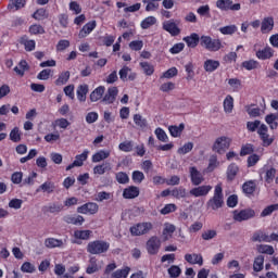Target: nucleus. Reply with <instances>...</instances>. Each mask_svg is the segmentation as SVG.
Here are the masks:
<instances>
[{"label": "nucleus", "instance_id": "f257e3e1", "mask_svg": "<svg viewBox=\"0 0 278 278\" xmlns=\"http://www.w3.org/2000/svg\"><path fill=\"white\" fill-rule=\"evenodd\" d=\"M225 206V194L223 193V185L218 184L215 186L213 197L206 202V207L217 212Z\"/></svg>", "mask_w": 278, "mask_h": 278}, {"label": "nucleus", "instance_id": "f03ea898", "mask_svg": "<svg viewBox=\"0 0 278 278\" xmlns=\"http://www.w3.org/2000/svg\"><path fill=\"white\" fill-rule=\"evenodd\" d=\"M110 251V242L105 240H94L87 244V253L90 255H103Z\"/></svg>", "mask_w": 278, "mask_h": 278}, {"label": "nucleus", "instance_id": "7ed1b4c3", "mask_svg": "<svg viewBox=\"0 0 278 278\" xmlns=\"http://www.w3.org/2000/svg\"><path fill=\"white\" fill-rule=\"evenodd\" d=\"M200 47L206 49V51L216 53V51H220V49H223V41H220V39H212L207 35H202L200 37Z\"/></svg>", "mask_w": 278, "mask_h": 278}, {"label": "nucleus", "instance_id": "20e7f679", "mask_svg": "<svg viewBox=\"0 0 278 278\" xmlns=\"http://www.w3.org/2000/svg\"><path fill=\"white\" fill-rule=\"evenodd\" d=\"M152 229H153V223L141 222L130 226L129 231L131 236L140 237V236H147V233H150Z\"/></svg>", "mask_w": 278, "mask_h": 278}, {"label": "nucleus", "instance_id": "39448f33", "mask_svg": "<svg viewBox=\"0 0 278 278\" xmlns=\"http://www.w3.org/2000/svg\"><path fill=\"white\" fill-rule=\"evenodd\" d=\"M229 147H231V138L222 136L215 140L213 151L223 155V153H226L227 150H229Z\"/></svg>", "mask_w": 278, "mask_h": 278}, {"label": "nucleus", "instance_id": "423d86ee", "mask_svg": "<svg viewBox=\"0 0 278 278\" xmlns=\"http://www.w3.org/2000/svg\"><path fill=\"white\" fill-rule=\"evenodd\" d=\"M216 8L222 12H239L242 9L240 3H233V0H217Z\"/></svg>", "mask_w": 278, "mask_h": 278}, {"label": "nucleus", "instance_id": "0eeeda50", "mask_svg": "<svg viewBox=\"0 0 278 278\" xmlns=\"http://www.w3.org/2000/svg\"><path fill=\"white\" fill-rule=\"evenodd\" d=\"M177 23H179V21H175L173 18L167 20L163 22L162 27L164 31H167V34H169L170 36H179V34H181V28H179Z\"/></svg>", "mask_w": 278, "mask_h": 278}, {"label": "nucleus", "instance_id": "6e6552de", "mask_svg": "<svg viewBox=\"0 0 278 278\" xmlns=\"http://www.w3.org/2000/svg\"><path fill=\"white\" fill-rule=\"evenodd\" d=\"M147 251L149 255H157L160 253V249L162 247V240L157 238V236H152L148 241H147Z\"/></svg>", "mask_w": 278, "mask_h": 278}, {"label": "nucleus", "instance_id": "1a4fd4ad", "mask_svg": "<svg viewBox=\"0 0 278 278\" xmlns=\"http://www.w3.org/2000/svg\"><path fill=\"white\" fill-rule=\"evenodd\" d=\"M233 220H237V223H242L243 220H249L251 218L255 217V211L252 208H245L241 211H233Z\"/></svg>", "mask_w": 278, "mask_h": 278}, {"label": "nucleus", "instance_id": "9d476101", "mask_svg": "<svg viewBox=\"0 0 278 278\" xmlns=\"http://www.w3.org/2000/svg\"><path fill=\"white\" fill-rule=\"evenodd\" d=\"M189 174L192 186H201L205 181L203 174L195 166L189 168Z\"/></svg>", "mask_w": 278, "mask_h": 278}, {"label": "nucleus", "instance_id": "9b49d317", "mask_svg": "<svg viewBox=\"0 0 278 278\" xmlns=\"http://www.w3.org/2000/svg\"><path fill=\"white\" fill-rule=\"evenodd\" d=\"M257 134L263 142V147H270L273 144V138L268 135V126L262 124L257 129Z\"/></svg>", "mask_w": 278, "mask_h": 278}, {"label": "nucleus", "instance_id": "f8f14e48", "mask_svg": "<svg viewBox=\"0 0 278 278\" xmlns=\"http://www.w3.org/2000/svg\"><path fill=\"white\" fill-rule=\"evenodd\" d=\"M99 212V204L94 202H87L80 206L77 207L78 214H97Z\"/></svg>", "mask_w": 278, "mask_h": 278}, {"label": "nucleus", "instance_id": "ddd939ff", "mask_svg": "<svg viewBox=\"0 0 278 278\" xmlns=\"http://www.w3.org/2000/svg\"><path fill=\"white\" fill-rule=\"evenodd\" d=\"M241 189L245 197H253L255 194V191L257 190V180H247L245 182H243Z\"/></svg>", "mask_w": 278, "mask_h": 278}, {"label": "nucleus", "instance_id": "4468645a", "mask_svg": "<svg viewBox=\"0 0 278 278\" xmlns=\"http://www.w3.org/2000/svg\"><path fill=\"white\" fill-rule=\"evenodd\" d=\"M66 239L62 240L51 237L45 240V247L47 249H64V247H66Z\"/></svg>", "mask_w": 278, "mask_h": 278}, {"label": "nucleus", "instance_id": "2eb2a0df", "mask_svg": "<svg viewBox=\"0 0 278 278\" xmlns=\"http://www.w3.org/2000/svg\"><path fill=\"white\" fill-rule=\"evenodd\" d=\"M211 191H212V186L203 185V186H199L191 189L189 193L191 194V197L199 198V197H207Z\"/></svg>", "mask_w": 278, "mask_h": 278}, {"label": "nucleus", "instance_id": "dca6fc26", "mask_svg": "<svg viewBox=\"0 0 278 278\" xmlns=\"http://www.w3.org/2000/svg\"><path fill=\"white\" fill-rule=\"evenodd\" d=\"M89 154V150H84L81 154L75 156V161L66 167V170H72V168H75V166H84V162L88 160Z\"/></svg>", "mask_w": 278, "mask_h": 278}, {"label": "nucleus", "instance_id": "f3484780", "mask_svg": "<svg viewBox=\"0 0 278 278\" xmlns=\"http://www.w3.org/2000/svg\"><path fill=\"white\" fill-rule=\"evenodd\" d=\"M182 40L189 49H197L201 43V37L197 33H191L189 36L184 37Z\"/></svg>", "mask_w": 278, "mask_h": 278}, {"label": "nucleus", "instance_id": "a211bd4d", "mask_svg": "<svg viewBox=\"0 0 278 278\" xmlns=\"http://www.w3.org/2000/svg\"><path fill=\"white\" fill-rule=\"evenodd\" d=\"M275 29V18L273 16L264 17L261 22V31L263 34H270Z\"/></svg>", "mask_w": 278, "mask_h": 278}, {"label": "nucleus", "instance_id": "6ab92c4d", "mask_svg": "<svg viewBox=\"0 0 278 278\" xmlns=\"http://www.w3.org/2000/svg\"><path fill=\"white\" fill-rule=\"evenodd\" d=\"M89 238H92V230H75L74 231V243L75 244H81L80 240H88Z\"/></svg>", "mask_w": 278, "mask_h": 278}, {"label": "nucleus", "instance_id": "aec40b11", "mask_svg": "<svg viewBox=\"0 0 278 278\" xmlns=\"http://www.w3.org/2000/svg\"><path fill=\"white\" fill-rule=\"evenodd\" d=\"M116 97H118V87H110L103 97V102L110 105L116 101Z\"/></svg>", "mask_w": 278, "mask_h": 278}, {"label": "nucleus", "instance_id": "412c9836", "mask_svg": "<svg viewBox=\"0 0 278 278\" xmlns=\"http://www.w3.org/2000/svg\"><path fill=\"white\" fill-rule=\"evenodd\" d=\"M97 28V21H90L83 26V28L78 33L79 38H86L89 34H92Z\"/></svg>", "mask_w": 278, "mask_h": 278}, {"label": "nucleus", "instance_id": "4be33fe9", "mask_svg": "<svg viewBox=\"0 0 278 278\" xmlns=\"http://www.w3.org/2000/svg\"><path fill=\"white\" fill-rule=\"evenodd\" d=\"M64 223L67 225H76L81 226L84 223H86V219L81 215H65L63 217Z\"/></svg>", "mask_w": 278, "mask_h": 278}, {"label": "nucleus", "instance_id": "5701e85b", "mask_svg": "<svg viewBox=\"0 0 278 278\" xmlns=\"http://www.w3.org/2000/svg\"><path fill=\"white\" fill-rule=\"evenodd\" d=\"M20 45H23L25 51H34L36 49V40L34 39H29V37H27V35H23L20 38Z\"/></svg>", "mask_w": 278, "mask_h": 278}, {"label": "nucleus", "instance_id": "b1692460", "mask_svg": "<svg viewBox=\"0 0 278 278\" xmlns=\"http://www.w3.org/2000/svg\"><path fill=\"white\" fill-rule=\"evenodd\" d=\"M137 197H140V188L136 186L125 188L123 191L124 199H137Z\"/></svg>", "mask_w": 278, "mask_h": 278}, {"label": "nucleus", "instance_id": "393cba45", "mask_svg": "<svg viewBox=\"0 0 278 278\" xmlns=\"http://www.w3.org/2000/svg\"><path fill=\"white\" fill-rule=\"evenodd\" d=\"M88 92H89L88 85L83 84L77 87L76 97L79 103H86Z\"/></svg>", "mask_w": 278, "mask_h": 278}, {"label": "nucleus", "instance_id": "a878e982", "mask_svg": "<svg viewBox=\"0 0 278 278\" xmlns=\"http://www.w3.org/2000/svg\"><path fill=\"white\" fill-rule=\"evenodd\" d=\"M36 192H47V194H53V192H55V182L51 180L45 181L36 189Z\"/></svg>", "mask_w": 278, "mask_h": 278}, {"label": "nucleus", "instance_id": "bb28decb", "mask_svg": "<svg viewBox=\"0 0 278 278\" xmlns=\"http://www.w3.org/2000/svg\"><path fill=\"white\" fill-rule=\"evenodd\" d=\"M273 55H275V50H273V48H270L269 46L256 51V58L258 60H270Z\"/></svg>", "mask_w": 278, "mask_h": 278}, {"label": "nucleus", "instance_id": "cd10ccee", "mask_svg": "<svg viewBox=\"0 0 278 278\" xmlns=\"http://www.w3.org/2000/svg\"><path fill=\"white\" fill-rule=\"evenodd\" d=\"M110 150H99L91 156V161L93 164H99V162H103V160H108L110 157Z\"/></svg>", "mask_w": 278, "mask_h": 278}, {"label": "nucleus", "instance_id": "c85d7f7f", "mask_svg": "<svg viewBox=\"0 0 278 278\" xmlns=\"http://www.w3.org/2000/svg\"><path fill=\"white\" fill-rule=\"evenodd\" d=\"M103 94H105V87L99 86L90 93L89 99L91 103H97V101L103 99Z\"/></svg>", "mask_w": 278, "mask_h": 278}, {"label": "nucleus", "instance_id": "c756f323", "mask_svg": "<svg viewBox=\"0 0 278 278\" xmlns=\"http://www.w3.org/2000/svg\"><path fill=\"white\" fill-rule=\"evenodd\" d=\"M238 173H240V167L238 166V164L231 163L230 165H228L226 172L227 181H233V179H236V177L238 176Z\"/></svg>", "mask_w": 278, "mask_h": 278}, {"label": "nucleus", "instance_id": "7c9ffc66", "mask_svg": "<svg viewBox=\"0 0 278 278\" xmlns=\"http://www.w3.org/2000/svg\"><path fill=\"white\" fill-rule=\"evenodd\" d=\"M25 0H10L8 4L9 12H18V10H23L26 5Z\"/></svg>", "mask_w": 278, "mask_h": 278}, {"label": "nucleus", "instance_id": "2f4dec72", "mask_svg": "<svg viewBox=\"0 0 278 278\" xmlns=\"http://www.w3.org/2000/svg\"><path fill=\"white\" fill-rule=\"evenodd\" d=\"M185 260L186 262H188V264L194 265L198 264V266H203V255L201 254H186L185 255Z\"/></svg>", "mask_w": 278, "mask_h": 278}, {"label": "nucleus", "instance_id": "473e14b6", "mask_svg": "<svg viewBox=\"0 0 278 278\" xmlns=\"http://www.w3.org/2000/svg\"><path fill=\"white\" fill-rule=\"evenodd\" d=\"M112 170V164L110 162H105L93 167L94 175H105V173H110Z\"/></svg>", "mask_w": 278, "mask_h": 278}, {"label": "nucleus", "instance_id": "72a5a7b5", "mask_svg": "<svg viewBox=\"0 0 278 278\" xmlns=\"http://www.w3.org/2000/svg\"><path fill=\"white\" fill-rule=\"evenodd\" d=\"M169 134L172 138H179L181 134H184V129H186V125L184 123L177 125H173L168 127Z\"/></svg>", "mask_w": 278, "mask_h": 278}, {"label": "nucleus", "instance_id": "f704fd0d", "mask_svg": "<svg viewBox=\"0 0 278 278\" xmlns=\"http://www.w3.org/2000/svg\"><path fill=\"white\" fill-rule=\"evenodd\" d=\"M220 66V62L212 59H207L204 62V71L206 73H214Z\"/></svg>", "mask_w": 278, "mask_h": 278}, {"label": "nucleus", "instance_id": "c9c22d12", "mask_svg": "<svg viewBox=\"0 0 278 278\" xmlns=\"http://www.w3.org/2000/svg\"><path fill=\"white\" fill-rule=\"evenodd\" d=\"M68 79H71V72H62L55 80V86H66Z\"/></svg>", "mask_w": 278, "mask_h": 278}, {"label": "nucleus", "instance_id": "e433bc0d", "mask_svg": "<svg viewBox=\"0 0 278 278\" xmlns=\"http://www.w3.org/2000/svg\"><path fill=\"white\" fill-rule=\"evenodd\" d=\"M87 275H94V273H99V264H97V257L92 256L89 260V265L86 268Z\"/></svg>", "mask_w": 278, "mask_h": 278}, {"label": "nucleus", "instance_id": "4c0bfd02", "mask_svg": "<svg viewBox=\"0 0 278 278\" xmlns=\"http://www.w3.org/2000/svg\"><path fill=\"white\" fill-rule=\"evenodd\" d=\"M172 197L174 199H186L188 197V191L184 187H176L172 190Z\"/></svg>", "mask_w": 278, "mask_h": 278}, {"label": "nucleus", "instance_id": "58836bf2", "mask_svg": "<svg viewBox=\"0 0 278 278\" xmlns=\"http://www.w3.org/2000/svg\"><path fill=\"white\" fill-rule=\"evenodd\" d=\"M252 242H270V236L262 231H256L252 236Z\"/></svg>", "mask_w": 278, "mask_h": 278}, {"label": "nucleus", "instance_id": "ea45409f", "mask_svg": "<svg viewBox=\"0 0 278 278\" xmlns=\"http://www.w3.org/2000/svg\"><path fill=\"white\" fill-rule=\"evenodd\" d=\"M277 176V169L273 166L267 167L265 170V181L267 184H273L275 181V177Z\"/></svg>", "mask_w": 278, "mask_h": 278}, {"label": "nucleus", "instance_id": "a19ab883", "mask_svg": "<svg viewBox=\"0 0 278 278\" xmlns=\"http://www.w3.org/2000/svg\"><path fill=\"white\" fill-rule=\"evenodd\" d=\"M129 273H131V268L129 266H126L123 269H116L111 275V278H126V277H129Z\"/></svg>", "mask_w": 278, "mask_h": 278}, {"label": "nucleus", "instance_id": "79ce46f5", "mask_svg": "<svg viewBox=\"0 0 278 278\" xmlns=\"http://www.w3.org/2000/svg\"><path fill=\"white\" fill-rule=\"evenodd\" d=\"M253 270L254 273H262L264 270V255H258L254 258Z\"/></svg>", "mask_w": 278, "mask_h": 278}, {"label": "nucleus", "instance_id": "37998d69", "mask_svg": "<svg viewBox=\"0 0 278 278\" xmlns=\"http://www.w3.org/2000/svg\"><path fill=\"white\" fill-rule=\"evenodd\" d=\"M224 112H226V114L233 112V97L229 94L224 99Z\"/></svg>", "mask_w": 278, "mask_h": 278}, {"label": "nucleus", "instance_id": "c03bdc74", "mask_svg": "<svg viewBox=\"0 0 278 278\" xmlns=\"http://www.w3.org/2000/svg\"><path fill=\"white\" fill-rule=\"evenodd\" d=\"M256 251H258V253H263L265 255H275V248H273V245H268V244L257 245Z\"/></svg>", "mask_w": 278, "mask_h": 278}, {"label": "nucleus", "instance_id": "a18cd8bd", "mask_svg": "<svg viewBox=\"0 0 278 278\" xmlns=\"http://www.w3.org/2000/svg\"><path fill=\"white\" fill-rule=\"evenodd\" d=\"M23 134L18 127H14L9 135L11 142H21Z\"/></svg>", "mask_w": 278, "mask_h": 278}, {"label": "nucleus", "instance_id": "49530a36", "mask_svg": "<svg viewBox=\"0 0 278 278\" xmlns=\"http://www.w3.org/2000/svg\"><path fill=\"white\" fill-rule=\"evenodd\" d=\"M134 123L140 129H147L148 122H147V118L142 117V115L135 114L134 115Z\"/></svg>", "mask_w": 278, "mask_h": 278}, {"label": "nucleus", "instance_id": "de8ad7c7", "mask_svg": "<svg viewBox=\"0 0 278 278\" xmlns=\"http://www.w3.org/2000/svg\"><path fill=\"white\" fill-rule=\"evenodd\" d=\"M241 66L245 68V71H255V68H260V62L255 60L243 61Z\"/></svg>", "mask_w": 278, "mask_h": 278}, {"label": "nucleus", "instance_id": "09e8293b", "mask_svg": "<svg viewBox=\"0 0 278 278\" xmlns=\"http://www.w3.org/2000/svg\"><path fill=\"white\" fill-rule=\"evenodd\" d=\"M140 66L144 73V75H148V77H151V75H153L155 73V67L149 63V62H141Z\"/></svg>", "mask_w": 278, "mask_h": 278}, {"label": "nucleus", "instance_id": "8fccbe9b", "mask_svg": "<svg viewBox=\"0 0 278 278\" xmlns=\"http://www.w3.org/2000/svg\"><path fill=\"white\" fill-rule=\"evenodd\" d=\"M157 23V18L155 16H148L141 22V29H149V27H153Z\"/></svg>", "mask_w": 278, "mask_h": 278}, {"label": "nucleus", "instance_id": "3c124183", "mask_svg": "<svg viewBox=\"0 0 278 278\" xmlns=\"http://www.w3.org/2000/svg\"><path fill=\"white\" fill-rule=\"evenodd\" d=\"M273 212H278V203L266 206L261 212V218H266V216H270Z\"/></svg>", "mask_w": 278, "mask_h": 278}, {"label": "nucleus", "instance_id": "603ef678", "mask_svg": "<svg viewBox=\"0 0 278 278\" xmlns=\"http://www.w3.org/2000/svg\"><path fill=\"white\" fill-rule=\"evenodd\" d=\"M119 151H123L124 153H131L134 151V141H124L118 144Z\"/></svg>", "mask_w": 278, "mask_h": 278}, {"label": "nucleus", "instance_id": "864d4df0", "mask_svg": "<svg viewBox=\"0 0 278 278\" xmlns=\"http://www.w3.org/2000/svg\"><path fill=\"white\" fill-rule=\"evenodd\" d=\"M31 16L35 18V21H45V18L49 17V14L47 13V9L41 8L36 10Z\"/></svg>", "mask_w": 278, "mask_h": 278}, {"label": "nucleus", "instance_id": "5fc2aeb1", "mask_svg": "<svg viewBox=\"0 0 278 278\" xmlns=\"http://www.w3.org/2000/svg\"><path fill=\"white\" fill-rule=\"evenodd\" d=\"M28 31L31 36H38L39 34H45V27L40 24H33L29 26Z\"/></svg>", "mask_w": 278, "mask_h": 278}, {"label": "nucleus", "instance_id": "6e6d98bb", "mask_svg": "<svg viewBox=\"0 0 278 278\" xmlns=\"http://www.w3.org/2000/svg\"><path fill=\"white\" fill-rule=\"evenodd\" d=\"M220 34L224 36H232V34H236L238 31V27L236 25H228L219 28Z\"/></svg>", "mask_w": 278, "mask_h": 278}, {"label": "nucleus", "instance_id": "4d7b16f0", "mask_svg": "<svg viewBox=\"0 0 278 278\" xmlns=\"http://www.w3.org/2000/svg\"><path fill=\"white\" fill-rule=\"evenodd\" d=\"M228 85L232 89V92H238L240 88H242V80L238 78H230L228 79Z\"/></svg>", "mask_w": 278, "mask_h": 278}, {"label": "nucleus", "instance_id": "13d9d810", "mask_svg": "<svg viewBox=\"0 0 278 278\" xmlns=\"http://www.w3.org/2000/svg\"><path fill=\"white\" fill-rule=\"evenodd\" d=\"M192 149H194V143L187 142L177 150V154L178 155H186V154L190 153V151H192Z\"/></svg>", "mask_w": 278, "mask_h": 278}, {"label": "nucleus", "instance_id": "bf43d9fd", "mask_svg": "<svg viewBox=\"0 0 278 278\" xmlns=\"http://www.w3.org/2000/svg\"><path fill=\"white\" fill-rule=\"evenodd\" d=\"M178 73L177 67H170L162 74L161 79H173V77H177Z\"/></svg>", "mask_w": 278, "mask_h": 278}, {"label": "nucleus", "instance_id": "052dcab7", "mask_svg": "<svg viewBox=\"0 0 278 278\" xmlns=\"http://www.w3.org/2000/svg\"><path fill=\"white\" fill-rule=\"evenodd\" d=\"M115 179L117 184H122V185L129 184V175H127V173L125 172H118L115 175Z\"/></svg>", "mask_w": 278, "mask_h": 278}, {"label": "nucleus", "instance_id": "680f3d73", "mask_svg": "<svg viewBox=\"0 0 278 278\" xmlns=\"http://www.w3.org/2000/svg\"><path fill=\"white\" fill-rule=\"evenodd\" d=\"M255 149L253 148V144L247 143L241 147L240 156L244 157V155H251V153H253Z\"/></svg>", "mask_w": 278, "mask_h": 278}, {"label": "nucleus", "instance_id": "e2e57ef3", "mask_svg": "<svg viewBox=\"0 0 278 278\" xmlns=\"http://www.w3.org/2000/svg\"><path fill=\"white\" fill-rule=\"evenodd\" d=\"M134 184H142L144 181V173L140 170H134L131 175Z\"/></svg>", "mask_w": 278, "mask_h": 278}, {"label": "nucleus", "instance_id": "0e129e2a", "mask_svg": "<svg viewBox=\"0 0 278 278\" xmlns=\"http://www.w3.org/2000/svg\"><path fill=\"white\" fill-rule=\"evenodd\" d=\"M173 212H177V205L169 203L165 204V206L161 210V214L166 216L167 214H173Z\"/></svg>", "mask_w": 278, "mask_h": 278}, {"label": "nucleus", "instance_id": "69168bd1", "mask_svg": "<svg viewBox=\"0 0 278 278\" xmlns=\"http://www.w3.org/2000/svg\"><path fill=\"white\" fill-rule=\"evenodd\" d=\"M210 4L201 5L197 9L199 16H205L206 18H210Z\"/></svg>", "mask_w": 278, "mask_h": 278}, {"label": "nucleus", "instance_id": "338daca9", "mask_svg": "<svg viewBox=\"0 0 278 278\" xmlns=\"http://www.w3.org/2000/svg\"><path fill=\"white\" fill-rule=\"evenodd\" d=\"M22 273H36V266L30 262H24L21 266Z\"/></svg>", "mask_w": 278, "mask_h": 278}, {"label": "nucleus", "instance_id": "774afa93", "mask_svg": "<svg viewBox=\"0 0 278 278\" xmlns=\"http://www.w3.org/2000/svg\"><path fill=\"white\" fill-rule=\"evenodd\" d=\"M167 271L169 277L172 278H177L179 277V275H181V268H179V266L177 265H172Z\"/></svg>", "mask_w": 278, "mask_h": 278}]
</instances>
